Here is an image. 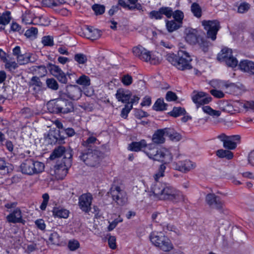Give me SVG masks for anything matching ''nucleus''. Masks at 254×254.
Returning a JSON list of instances; mask_svg holds the SVG:
<instances>
[{
	"mask_svg": "<svg viewBox=\"0 0 254 254\" xmlns=\"http://www.w3.org/2000/svg\"><path fill=\"white\" fill-rule=\"evenodd\" d=\"M99 143L97 138L93 136L82 142L84 149L79 153V158L89 167L98 168L100 165L103 153L95 145Z\"/></svg>",
	"mask_w": 254,
	"mask_h": 254,
	"instance_id": "nucleus-1",
	"label": "nucleus"
},
{
	"mask_svg": "<svg viewBox=\"0 0 254 254\" xmlns=\"http://www.w3.org/2000/svg\"><path fill=\"white\" fill-rule=\"evenodd\" d=\"M151 192L160 200L171 201L174 203L186 202V196L183 193L169 184L156 181L152 186Z\"/></svg>",
	"mask_w": 254,
	"mask_h": 254,
	"instance_id": "nucleus-2",
	"label": "nucleus"
},
{
	"mask_svg": "<svg viewBox=\"0 0 254 254\" xmlns=\"http://www.w3.org/2000/svg\"><path fill=\"white\" fill-rule=\"evenodd\" d=\"M63 155H64L65 158H66L67 164L66 165V163L64 162V164L61 163L55 166V173L59 178H63L67 174V168L70 165L71 154L69 153V151L65 150L64 146H59L54 149L50 156V159L54 160L61 157Z\"/></svg>",
	"mask_w": 254,
	"mask_h": 254,
	"instance_id": "nucleus-3",
	"label": "nucleus"
},
{
	"mask_svg": "<svg viewBox=\"0 0 254 254\" xmlns=\"http://www.w3.org/2000/svg\"><path fill=\"white\" fill-rule=\"evenodd\" d=\"M167 60L177 69L181 70L190 69L192 59L189 54L185 51L179 50L177 55L169 54L167 55Z\"/></svg>",
	"mask_w": 254,
	"mask_h": 254,
	"instance_id": "nucleus-4",
	"label": "nucleus"
},
{
	"mask_svg": "<svg viewBox=\"0 0 254 254\" xmlns=\"http://www.w3.org/2000/svg\"><path fill=\"white\" fill-rule=\"evenodd\" d=\"M144 151L150 159L162 162L165 164L172 160V156L169 150L165 149L158 150L153 144L147 145Z\"/></svg>",
	"mask_w": 254,
	"mask_h": 254,
	"instance_id": "nucleus-5",
	"label": "nucleus"
},
{
	"mask_svg": "<svg viewBox=\"0 0 254 254\" xmlns=\"http://www.w3.org/2000/svg\"><path fill=\"white\" fill-rule=\"evenodd\" d=\"M132 52L134 56L140 60L150 64H157L161 61L158 53L150 52L140 45L133 47L132 49Z\"/></svg>",
	"mask_w": 254,
	"mask_h": 254,
	"instance_id": "nucleus-6",
	"label": "nucleus"
},
{
	"mask_svg": "<svg viewBox=\"0 0 254 254\" xmlns=\"http://www.w3.org/2000/svg\"><path fill=\"white\" fill-rule=\"evenodd\" d=\"M47 108L49 112L53 113L67 114L74 110L72 102L62 98L49 101L47 103Z\"/></svg>",
	"mask_w": 254,
	"mask_h": 254,
	"instance_id": "nucleus-7",
	"label": "nucleus"
},
{
	"mask_svg": "<svg viewBox=\"0 0 254 254\" xmlns=\"http://www.w3.org/2000/svg\"><path fill=\"white\" fill-rule=\"evenodd\" d=\"M44 168L45 165L43 163L31 158L24 160L20 165V169L22 174L30 176L42 172Z\"/></svg>",
	"mask_w": 254,
	"mask_h": 254,
	"instance_id": "nucleus-8",
	"label": "nucleus"
},
{
	"mask_svg": "<svg viewBox=\"0 0 254 254\" xmlns=\"http://www.w3.org/2000/svg\"><path fill=\"white\" fill-rule=\"evenodd\" d=\"M186 41L191 45L198 44L200 48L204 52H206L208 50L209 43L204 38L200 36L196 29L187 28L186 29Z\"/></svg>",
	"mask_w": 254,
	"mask_h": 254,
	"instance_id": "nucleus-9",
	"label": "nucleus"
},
{
	"mask_svg": "<svg viewBox=\"0 0 254 254\" xmlns=\"http://www.w3.org/2000/svg\"><path fill=\"white\" fill-rule=\"evenodd\" d=\"M150 240L154 246L164 252H169L173 248L169 239L162 233H152L150 235Z\"/></svg>",
	"mask_w": 254,
	"mask_h": 254,
	"instance_id": "nucleus-10",
	"label": "nucleus"
},
{
	"mask_svg": "<svg viewBox=\"0 0 254 254\" xmlns=\"http://www.w3.org/2000/svg\"><path fill=\"white\" fill-rule=\"evenodd\" d=\"M110 193L113 201L118 205L123 206L127 202L126 192L118 186H112L110 189Z\"/></svg>",
	"mask_w": 254,
	"mask_h": 254,
	"instance_id": "nucleus-11",
	"label": "nucleus"
},
{
	"mask_svg": "<svg viewBox=\"0 0 254 254\" xmlns=\"http://www.w3.org/2000/svg\"><path fill=\"white\" fill-rule=\"evenodd\" d=\"M202 26L207 31V36L214 41L216 38V35L219 29V22L214 20H203L201 22Z\"/></svg>",
	"mask_w": 254,
	"mask_h": 254,
	"instance_id": "nucleus-12",
	"label": "nucleus"
},
{
	"mask_svg": "<svg viewBox=\"0 0 254 254\" xmlns=\"http://www.w3.org/2000/svg\"><path fill=\"white\" fill-rule=\"evenodd\" d=\"M92 200V195L90 193L81 195L78 198V205L80 209L85 213L90 211Z\"/></svg>",
	"mask_w": 254,
	"mask_h": 254,
	"instance_id": "nucleus-13",
	"label": "nucleus"
},
{
	"mask_svg": "<svg viewBox=\"0 0 254 254\" xmlns=\"http://www.w3.org/2000/svg\"><path fill=\"white\" fill-rule=\"evenodd\" d=\"M206 201L211 208L218 210L223 208V202L220 197L214 193H209L206 196Z\"/></svg>",
	"mask_w": 254,
	"mask_h": 254,
	"instance_id": "nucleus-14",
	"label": "nucleus"
},
{
	"mask_svg": "<svg viewBox=\"0 0 254 254\" xmlns=\"http://www.w3.org/2000/svg\"><path fill=\"white\" fill-rule=\"evenodd\" d=\"M174 168L183 173H186L195 168L196 165L190 160H185L174 163L173 164Z\"/></svg>",
	"mask_w": 254,
	"mask_h": 254,
	"instance_id": "nucleus-15",
	"label": "nucleus"
},
{
	"mask_svg": "<svg viewBox=\"0 0 254 254\" xmlns=\"http://www.w3.org/2000/svg\"><path fill=\"white\" fill-rule=\"evenodd\" d=\"M65 94L73 100L79 99L82 95V90L77 85H69L66 88Z\"/></svg>",
	"mask_w": 254,
	"mask_h": 254,
	"instance_id": "nucleus-16",
	"label": "nucleus"
},
{
	"mask_svg": "<svg viewBox=\"0 0 254 254\" xmlns=\"http://www.w3.org/2000/svg\"><path fill=\"white\" fill-rule=\"evenodd\" d=\"M193 102L198 105H204L209 103L212 100L210 96H206L203 92H197L194 91L192 96Z\"/></svg>",
	"mask_w": 254,
	"mask_h": 254,
	"instance_id": "nucleus-17",
	"label": "nucleus"
},
{
	"mask_svg": "<svg viewBox=\"0 0 254 254\" xmlns=\"http://www.w3.org/2000/svg\"><path fill=\"white\" fill-rule=\"evenodd\" d=\"M50 67L51 73L56 77L60 82L65 84L67 82V79L64 73L59 66L55 64H51Z\"/></svg>",
	"mask_w": 254,
	"mask_h": 254,
	"instance_id": "nucleus-18",
	"label": "nucleus"
},
{
	"mask_svg": "<svg viewBox=\"0 0 254 254\" xmlns=\"http://www.w3.org/2000/svg\"><path fill=\"white\" fill-rule=\"evenodd\" d=\"M21 211L19 208H16L6 216V220L9 223H23Z\"/></svg>",
	"mask_w": 254,
	"mask_h": 254,
	"instance_id": "nucleus-19",
	"label": "nucleus"
},
{
	"mask_svg": "<svg viewBox=\"0 0 254 254\" xmlns=\"http://www.w3.org/2000/svg\"><path fill=\"white\" fill-rule=\"evenodd\" d=\"M37 18H34V14L30 10H26L22 15V21L26 24L45 25L41 21H37Z\"/></svg>",
	"mask_w": 254,
	"mask_h": 254,
	"instance_id": "nucleus-20",
	"label": "nucleus"
},
{
	"mask_svg": "<svg viewBox=\"0 0 254 254\" xmlns=\"http://www.w3.org/2000/svg\"><path fill=\"white\" fill-rule=\"evenodd\" d=\"M48 137L50 139H55V141L63 140L65 138L63 134V129L58 128H51L48 132Z\"/></svg>",
	"mask_w": 254,
	"mask_h": 254,
	"instance_id": "nucleus-21",
	"label": "nucleus"
},
{
	"mask_svg": "<svg viewBox=\"0 0 254 254\" xmlns=\"http://www.w3.org/2000/svg\"><path fill=\"white\" fill-rule=\"evenodd\" d=\"M130 4H127L125 0H118V4L123 8H127L129 10H133L135 9H141V4L137 3L138 0H127Z\"/></svg>",
	"mask_w": 254,
	"mask_h": 254,
	"instance_id": "nucleus-22",
	"label": "nucleus"
},
{
	"mask_svg": "<svg viewBox=\"0 0 254 254\" xmlns=\"http://www.w3.org/2000/svg\"><path fill=\"white\" fill-rule=\"evenodd\" d=\"M239 67L242 71L254 74V62L251 61L245 60L241 61Z\"/></svg>",
	"mask_w": 254,
	"mask_h": 254,
	"instance_id": "nucleus-23",
	"label": "nucleus"
},
{
	"mask_svg": "<svg viewBox=\"0 0 254 254\" xmlns=\"http://www.w3.org/2000/svg\"><path fill=\"white\" fill-rule=\"evenodd\" d=\"M240 139V136L239 135L229 136V138L225 140L223 146L228 149L233 150L237 147V142Z\"/></svg>",
	"mask_w": 254,
	"mask_h": 254,
	"instance_id": "nucleus-24",
	"label": "nucleus"
},
{
	"mask_svg": "<svg viewBox=\"0 0 254 254\" xmlns=\"http://www.w3.org/2000/svg\"><path fill=\"white\" fill-rule=\"evenodd\" d=\"M147 147V143L145 140L142 139L138 142H132L129 144L128 149L132 151L138 152L143 148L145 149Z\"/></svg>",
	"mask_w": 254,
	"mask_h": 254,
	"instance_id": "nucleus-25",
	"label": "nucleus"
},
{
	"mask_svg": "<svg viewBox=\"0 0 254 254\" xmlns=\"http://www.w3.org/2000/svg\"><path fill=\"white\" fill-rule=\"evenodd\" d=\"M116 97L118 101L126 103L130 99L131 96L128 91L119 89L117 91Z\"/></svg>",
	"mask_w": 254,
	"mask_h": 254,
	"instance_id": "nucleus-26",
	"label": "nucleus"
},
{
	"mask_svg": "<svg viewBox=\"0 0 254 254\" xmlns=\"http://www.w3.org/2000/svg\"><path fill=\"white\" fill-rule=\"evenodd\" d=\"M86 35L88 39L93 41L100 37L101 32L92 27H87L86 29Z\"/></svg>",
	"mask_w": 254,
	"mask_h": 254,
	"instance_id": "nucleus-27",
	"label": "nucleus"
},
{
	"mask_svg": "<svg viewBox=\"0 0 254 254\" xmlns=\"http://www.w3.org/2000/svg\"><path fill=\"white\" fill-rule=\"evenodd\" d=\"M164 134V129H158L152 136L153 142L156 144L163 143L165 141Z\"/></svg>",
	"mask_w": 254,
	"mask_h": 254,
	"instance_id": "nucleus-28",
	"label": "nucleus"
},
{
	"mask_svg": "<svg viewBox=\"0 0 254 254\" xmlns=\"http://www.w3.org/2000/svg\"><path fill=\"white\" fill-rule=\"evenodd\" d=\"M232 56H233L232 50L228 48H224L218 54L217 59L220 61L225 63L226 60Z\"/></svg>",
	"mask_w": 254,
	"mask_h": 254,
	"instance_id": "nucleus-29",
	"label": "nucleus"
},
{
	"mask_svg": "<svg viewBox=\"0 0 254 254\" xmlns=\"http://www.w3.org/2000/svg\"><path fill=\"white\" fill-rule=\"evenodd\" d=\"M32 56V54L30 53L21 54L20 56L17 57V62L20 64H26L29 62H34L35 59Z\"/></svg>",
	"mask_w": 254,
	"mask_h": 254,
	"instance_id": "nucleus-30",
	"label": "nucleus"
},
{
	"mask_svg": "<svg viewBox=\"0 0 254 254\" xmlns=\"http://www.w3.org/2000/svg\"><path fill=\"white\" fill-rule=\"evenodd\" d=\"M69 213L68 210L63 208L55 207L53 210V215L58 218H67Z\"/></svg>",
	"mask_w": 254,
	"mask_h": 254,
	"instance_id": "nucleus-31",
	"label": "nucleus"
},
{
	"mask_svg": "<svg viewBox=\"0 0 254 254\" xmlns=\"http://www.w3.org/2000/svg\"><path fill=\"white\" fill-rule=\"evenodd\" d=\"M29 85L33 87V89L36 92H38L41 90L43 86V83L39 77L37 76H33L29 82Z\"/></svg>",
	"mask_w": 254,
	"mask_h": 254,
	"instance_id": "nucleus-32",
	"label": "nucleus"
},
{
	"mask_svg": "<svg viewBox=\"0 0 254 254\" xmlns=\"http://www.w3.org/2000/svg\"><path fill=\"white\" fill-rule=\"evenodd\" d=\"M216 155L220 158H225L227 160L232 159L234 155L232 152L228 150L219 149L216 151Z\"/></svg>",
	"mask_w": 254,
	"mask_h": 254,
	"instance_id": "nucleus-33",
	"label": "nucleus"
},
{
	"mask_svg": "<svg viewBox=\"0 0 254 254\" xmlns=\"http://www.w3.org/2000/svg\"><path fill=\"white\" fill-rule=\"evenodd\" d=\"M181 24L175 20H167L166 22L167 29L169 32L178 29L181 26Z\"/></svg>",
	"mask_w": 254,
	"mask_h": 254,
	"instance_id": "nucleus-34",
	"label": "nucleus"
},
{
	"mask_svg": "<svg viewBox=\"0 0 254 254\" xmlns=\"http://www.w3.org/2000/svg\"><path fill=\"white\" fill-rule=\"evenodd\" d=\"M76 83L83 86H88L90 85V79L88 76L83 74L76 80Z\"/></svg>",
	"mask_w": 254,
	"mask_h": 254,
	"instance_id": "nucleus-35",
	"label": "nucleus"
},
{
	"mask_svg": "<svg viewBox=\"0 0 254 254\" xmlns=\"http://www.w3.org/2000/svg\"><path fill=\"white\" fill-rule=\"evenodd\" d=\"M167 104L163 99H158L153 106V109L155 111H163L166 110Z\"/></svg>",
	"mask_w": 254,
	"mask_h": 254,
	"instance_id": "nucleus-36",
	"label": "nucleus"
},
{
	"mask_svg": "<svg viewBox=\"0 0 254 254\" xmlns=\"http://www.w3.org/2000/svg\"><path fill=\"white\" fill-rule=\"evenodd\" d=\"M32 70L34 71L35 74L42 77L47 73L46 67L44 65L35 66L32 67Z\"/></svg>",
	"mask_w": 254,
	"mask_h": 254,
	"instance_id": "nucleus-37",
	"label": "nucleus"
},
{
	"mask_svg": "<svg viewBox=\"0 0 254 254\" xmlns=\"http://www.w3.org/2000/svg\"><path fill=\"white\" fill-rule=\"evenodd\" d=\"M204 112L213 117H219L221 112L219 111L214 110L208 106H204L202 108Z\"/></svg>",
	"mask_w": 254,
	"mask_h": 254,
	"instance_id": "nucleus-38",
	"label": "nucleus"
},
{
	"mask_svg": "<svg viewBox=\"0 0 254 254\" xmlns=\"http://www.w3.org/2000/svg\"><path fill=\"white\" fill-rule=\"evenodd\" d=\"M191 11L195 17L200 18L201 16V8L198 4L193 3L191 6Z\"/></svg>",
	"mask_w": 254,
	"mask_h": 254,
	"instance_id": "nucleus-39",
	"label": "nucleus"
},
{
	"mask_svg": "<svg viewBox=\"0 0 254 254\" xmlns=\"http://www.w3.org/2000/svg\"><path fill=\"white\" fill-rule=\"evenodd\" d=\"M74 59L78 64H85L87 61V56L82 53L76 54Z\"/></svg>",
	"mask_w": 254,
	"mask_h": 254,
	"instance_id": "nucleus-40",
	"label": "nucleus"
},
{
	"mask_svg": "<svg viewBox=\"0 0 254 254\" xmlns=\"http://www.w3.org/2000/svg\"><path fill=\"white\" fill-rule=\"evenodd\" d=\"M186 113L185 109L181 107H174L170 112V115L174 117H177Z\"/></svg>",
	"mask_w": 254,
	"mask_h": 254,
	"instance_id": "nucleus-41",
	"label": "nucleus"
},
{
	"mask_svg": "<svg viewBox=\"0 0 254 254\" xmlns=\"http://www.w3.org/2000/svg\"><path fill=\"white\" fill-rule=\"evenodd\" d=\"M49 240L52 244L58 245L60 243V236L56 232H52L49 235Z\"/></svg>",
	"mask_w": 254,
	"mask_h": 254,
	"instance_id": "nucleus-42",
	"label": "nucleus"
},
{
	"mask_svg": "<svg viewBox=\"0 0 254 254\" xmlns=\"http://www.w3.org/2000/svg\"><path fill=\"white\" fill-rule=\"evenodd\" d=\"M172 16H173V18L175 19L176 21H177L179 24L182 23V21L184 15L183 12L182 11L180 10H177L174 12H173Z\"/></svg>",
	"mask_w": 254,
	"mask_h": 254,
	"instance_id": "nucleus-43",
	"label": "nucleus"
},
{
	"mask_svg": "<svg viewBox=\"0 0 254 254\" xmlns=\"http://www.w3.org/2000/svg\"><path fill=\"white\" fill-rule=\"evenodd\" d=\"M9 172V169L7 166V163L4 160L0 158V174L1 175H5Z\"/></svg>",
	"mask_w": 254,
	"mask_h": 254,
	"instance_id": "nucleus-44",
	"label": "nucleus"
},
{
	"mask_svg": "<svg viewBox=\"0 0 254 254\" xmlns=\"http://www.w3.org/2000/svg\"><path fill=\"white\" fill-rule=\"evenodd\" d=\"M47 86L50 89L56 90L59 88V85L57 81L54 78H48L46 80Z\"/></svg>",
	"mask_w": 254,
	"mask_h": 254,
	"instance_id": "nucleus-45",
	"label": "nucleus"
},
{
	"mask_svg": "<svg viewBox=\"0 0 254 254\" xmlns=\"http://www.w3.org/2000/svg\"><path fill=\"white\" fill-rule=\"evenodd\" d=\"M167 134L170 140H171L173 141H179L182 138V135L179 133L175 131L167 133Z\"/></svg>",
	"mask_w": 254,
	"mask_h": 254,
	"instance_id": "nucleus-46",
	"label": "nucleus"
},
{
	"mask_svg": "<svg viewBox=\"0 0 254 254\" xmlns=\"http://www.w3.org/2000/svg\"><path fill=\"white\" fill-rule=\"evenodd\" d=\"M132 109V104H130V103H127L125 107L122 109L121 113V116L126 119L128 114L129 113L130 110Z\"/></svg>",
	"mask_w": 254,
	"mask_h": 254,
	"instance_id": "nucleus-47",
	"label": "nucleus"
},
{
	"mask_svg": "<svg viewBox=\"0 0 254 254\" xmlns=\"http://www.w3.org/2000/svg\"><path fill=\"white\" fill-rule=\"evenodd\" d=\"M225 63L229 67H235L238 65V61L235 57L232 56Z\"/></svg>",
	"mask_w": 254,
	"mask_h": 254,
	"instance_id": "nucleus-48",
	"label": "nucleus"
},
{
	"mask_svg": "<svg viewBox=\"0 0 254 254\" xmlns=\"http://www.w3.org/2000/svg\"><path fill=\"white\" fill-rule=\"evenodd\" d=\"M162 15L164 14L167 18H171L173 15V10L169 7H162L160 8Z\"/></svg>",
	"mask_w": 254,
	"mask_h": 254,
	"instance_id": "nucleus-49",
	"label": "nucleus"
},
{
	"mask_svg": "<svg viewBox=\"0 0 254 254\" xmlns=\"http://www.w3.org/2000/svg\"><path fill=\"white\" fill-rule=\"evenodd\" d=\"M250 8V4L247 2H244L240 4L238 8V11L241 13H244Z\"/></svg>",
	"mask_w": 254,
	"mask_h": 254,
	"instance_id": "nucleus-50",
	"label": "nucleus"
},
{
	"mask_svg": "<svg viewBox=\"0 0 254 254\" xmlns=\"http://www.w3.org/2000/svg\"><path fill=\"white\" fill-rule=\"evenodd\" d=\"M42 43L44 46H52L54 44L53 38L50 36H44L42 38Z\"/></svg>",
	"mask_w": 254,
	"mask_h": 254,
	"instance_id": "nucleus-51",
	"label": "nucleus"
},
{
	"mask_svg": "<svg viewBox=\"0 0 254 254\" xmlns=\"http://www.w3.org/2000/svg\"><path fill=\"white\" fill-rule=\"evenodd\" d=\"M149 16L151 19H161L163 16L160 8L158 11L153 10L149 13Z\"/></svg>",
	"mask_w": 254,
	"mask_h": 254,
	"instance_id": "nucleus-52",
	"label": "nucleus"
},
{
	"mask_svg": "<svg viewBox=\"0 0 254 254\" xmlns=\"http://www.w3.org/2000/svg\"><path fill=\"white\" fill-rule=\"evenodd\" d=\"M92 9L96 15L102 14L105 11V7L100 4H94L92 6Z\"/></svg>",
	"mask_w": 254,
	"mask_h": 254,
	"instance_id": "nucleus-53",
	"label": "nucleus"
},
{
	"mask_svg": "<svg viewBox=\"0 0 254 254\" xmlns=\"http://www.w3.org/2000/svg\"><path fill=\"white\" fill-rule=\"evenodd\" d=\"M80 244L77 240L69 241L68 244V247L71 251H75L79 247Z\"/></svg>",
	"mask_w": 254,
	"mask_h": 254,
	"instance_id": "nucleus-54",
	"label": "nucleus"
},
{
	"mask_svg": "<svg viewBox=\"0 0 254 254\" xmlns=\"http://www.w3.org/2000/svg\"><path fill=\"white\" fill-rule=\"evenodd\" d=\"M38 33V29L35 27H31L27 30L25 33V35L28 38L35 37Z\"/></svg>",
	"mask_w": 254,
	"mask_h": 254,
	"instance_id": "nucleus-55",
	"label": "nucleus"
},
{
	"mask_svg": "<svg viewBox=\"0 0 254 254\" xmlns=\"http://www.w3.org/2000/svg\"><path fill=\"white\" fill-rule=\"evenodd\" d=\"M122 82L125 85L128 86L132 83V78L129 75L126 74L122 77Z\"/></svg>",
	"mask_w": 254,
	"mask_h": 254,
	"instance_id": "nucleus-56",
	"label": "nucleus"
},
{
	"mask_svg": "<svg viewBox=\"0 0 254 254\" xmlns=\"http://www.w3.org/2000/svg\"><path fill=\"white\" fill-rule=\"evenodd\" d=\"M166 168V167L165 165V163L160 165V166L159 168L158 173L157 174H156L155 175L154 178H155V180L157 181V180L159 178H160L161 177H163L164 176V171H165Z\"/></svg>",
	"mask_w": 254,
	"mask_h": 254,
	"instance_id": "nucleus-57",
	"label": "nucleus"
},
{
	"mask_svg": "<svg viewBox=\"0 0 254 254\" xmlns=\"http://www.w3.org/2000/svg\"><path fill=\"white\" fill-rule=\"evenodd\" d=\"M210 92L212 95L217 98H222L224 97V93L220 90L212 89L210 90Z\"/></svg>",
	"mask_w": 254,
	"mask_h": 254,
	"instance_id": "nucleus-58",
	"label": "nucleus"
},
{
	"mask_svg": "<svg viewBox=\"0 0 254 254\" xmlns=\"http://www.w3.org/2000/svg\"><path fill=\"white\" fill-rule=\"evenodd\" d=\"M177 96L176 94L172 91H168L166 95V99L168 101H173L176 100Z\"/></svg>",
	"mask_w": 254,
	"mask_h": 254,
	"instance_id": "nucleus-59",
	"label": "nucleus"
},
{
	"mask_svg": "<svg viewBox=\"0 0 254 254\" xmlns=\"http://www.w3.org/2000/svg\"><path fill=\"white\" fill-rule=\"evenodd\" d=\"M63 129V134L65 136V134L67 136H72L75 134V131L73 128H60Z\"/></svg>",
	"mask_w": 254,
	"mask_h": 254,
	"instance_id": "nucleus-60",
	"label": "nucleus"
},
{
	"mask_svg": "<svg viewBox=\"0 0 254 254\" xmlns=\"http://www.w3.org/2000/svg\"><path fill=\"white\" fill-rule=\"evenodd\" d=\"M116 239L115 236H110L108 238V244L110 248L112 249H115L116 248Z\"/></svg>",
	"mask_w": 254,
	"mask_h": 254,
	"instance_id": "nucleus-61",
	"label": "nucleus"
},
{
	"mask_svg": "<svg viewBox=\"0 0 254 254\" xmlns=\"http://www.w3.org/2000/svg\"><path fill=\"white\" fill-rule=\"evenodd\" d=\"M5 63V67L9 70L15 69L17 67V64L15 62H9L6 60Z\"/></svg>",
	"mask_w": 254,
	"mask_h": 254,
	"instance_id": "nucleus-62",
	"label": "nucleus"
},
{
	"mask_svg": "<svg viewBox=\"0 0 254 254\" xmlns=\"http://www.w3.org/2000/svg\"><path fill=\"white\" fill-rule=\"evenodd\" d=\"M36 226L41 230H43L45 229L46 225L43 219H38L35 222Z\"/></svg>",
	"mask_w": 254,
	"mask_h": 254,
	"instance_id": "nucleus-63",
	"label": "nucleus"
},
{
	"mask_svg": "<svg viewBox=\"0 0 254 254\" xmlns=\"http://www.w3.org/2000/svg\"><path fill=\"white\" fill-rule=\"evenodd\" d=\"M43 3L44 5L48 7H55L56 3V0H43Z\"/></svg>",
	"mask_w": 254,
	"mask_h": 254,
	"instance_id": "nucleus-64",
	"label": "nucleus"
}]
</instances>
